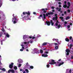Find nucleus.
<instances>
[{"label":"nucleus","instance_id":"13d9d810","mask_svg":"<svg viewBox=\"0 0 73 73\" xmlns=\"http://www.w3.org/2000/svg\"><path fill=\"white\" fill-rule=\"evenodd\" d=\"M23 50H24L23 49H21L20 50V51H23Z\"/></svg>","mask_w":73,"mask_h":73},{"label":"nucleus","instance_id":"39448f33","mask_svg":"<svg viewBox=\"0 0 73 73\" xmlns=\"http://www.w3.org/2000/svg\"><path fill=\"white\" fill-rule=\"evenodd\" d=\"M14 21H16L17 22H18L19 21V20L17 19V18H16L15 17H13L12 19V21L13 22Z\"/></svg>","mask_w":73,"mask_h":73},{"label":"nucleus","instance_id":"bb28decb","mask_svg":"<svg viewBox=\"0 0 73 73\" xmlns=\"http://www.w3.org/2000/svg\"><path fill=\"white\" fill-rule=\"evenodd\" d=\"M72 46H73V45H72V44H70V49H71V48H72Z\"/></svg>","mask_w":73,"mask_h":73},{"label":"nucleus","instance_id":"774afa93","mask_svg":"<svg viewBox=\"0 0 73 73\" xmlns=\"http://www.w3.org/2000/svg\"><path fill=\"white\" fill-rule=\"evenodd\" d=\"M23 73H26V72H25V71H23Z\"/></svg>","mask_w":73,"mask_h":73},{"label":"nucleus","instance_id":"412c9836","mask_svg":"<svg viewBox=\"0 0 73 73\" xmlns=\"http://www.w3.org/2000/svg\"><path fill=\"white\" fill-rule=\"evenodd\" d=\"M63 7L64 8H66L67 7V5H66V4H65V5H64L63 6Z\"/></svg>","mask_w":73,"mask_h":73},{"label":"nucleus","instance_id":"dca6fc26","mask_svg":"<svg viewBox=\"0 0 73 73\" xmlns=\"http://www.w3.org/2000/svg\"><path fill=\"white\" fill-rule=\"evenodd\" d=\"M66 52H70V50L69 49H67L66 50Z\"/></svg>","mask_w":73,"mask_h":73},{"label":"nucleus","instance_id":"2f4dec72","mask_svg":"<svg viewBox=\"0 0 73 73\" xmlns=\"http://www.w3.org/2000/svg\"><path fill=\"white\" fill-rule=\"evenodd\" d=\"M17 21H13V24H16V23H17Z\"/></svg>","mask_w":73,"mask_h":73},{"label":"nucleus","instance_id":"c9c22d12","mask_svg":"<svg viewBox=\"0 0 73 73\" xmlns=\"http://www.w3.org/2000/svg\"><path fill=\"white\" fill-rule=\"evenodd\" d=\"M64 13L65 15H66L67 14L66 13V11H65L64 12Z\"/></svg>","mask_w":73,"mask_h":73},{"label":"nucleus","instance_id":"7ed1b4c3","mask_svg":"<svg viewBox=\"0 0 73 73\" xmlns=\"http://www.w3.org/2000/svg\"><path fill=\"white\" fill-rule=\"evenodd\" d=\"M58 23H59V21H56V22L55 23V25H54V27H56V26H58V29H59V28L61 27V25H58Z\"/></svg>","mask_w":73,"mask_h":73},{"label":"nucleus","instance_id":"393cba45","mask_svg":"<svg viewBox=\"0 0 73 73\" xmlns=\"http://www.w3.org/2000/svg\"><path fill=\"white\" fill-rule=\"evenodd\" d=\"M40 53H43V50H42L40 49Z\"/></svg>","mask_w":73,"mask_h":73},{"label":"nucleus","instance_id":"58836bf2","mask_svg":"<svg viewBox=\"0 0 73 73\" xmlns=\"http://www.w3.org/2000/svg\"><path fill=\"white\" fill-rule=\"evenodd\" d=\"M7 34H8V33H7L6 32H5L4 33V35H6Z\"/></svg>","mask_w":73,"mask_h":73},{"label":"nucleus","instance_id":"473e14b6","mask_svg":"<svg viewBox=\"0 0 73 73\" xmlns=\"http://www.w3.org/2000/svg\"><path fill=\"white\" fill-rule=\"evenodd\" d=\"M2 32H4L5 31V29H4V28H3L2 29Z\"/></svg>","mask_w":73,"mask_h":73},{"label":"nucleus","instance_id":"69168bd1","mask_svg":"<svg viewBox=\"0 0 73 73\" xmlns=\"http://www.w3.org/2000/svg\"><path fill=\"white\" fill-rule=\"evenodd\" d=\"M61 59H59L58 60V61H61Z\"/></svg>","mask_w":73,"mask_h":73},{"label":"nucleus","instance_id":"79ce46f5","mask_svg":"<svg viewBox=\"0 0 73 73\" xmlns=\"http://www.w3.org/2000/svg\"><path fill=\"white\" fill-rule=\"evenodd\" d=\"M21 66V64H19L18 65L19 67H20V66Z\"/></svg>","mask_w":73,"mask_h":73},{"label":"nucleus","instance_id":"c756f323","mask_svg":"<svg viewBox=\"0 0 73 73\" xmlns=\"http://www.w3.org/2000/svg\"><path fill=\"white\" fill-rule=\"evenodd\" d=\"M34 67H33V66H30V68H31V69H33Z\"/></svg>","mask_w":73,"mask_h":73},{"label":"nucleus","instance_id":"338daca9","mask_svg":"<svg viewBox=\"0 0 73 73\" xmlns=\"http://www.w3.org/2000/svg\"><path fill=\"white\" fill-rule=\"evenodd\" d=\"M57 44V43H55V45H57V44Z\"/></svg>","mask_w":73,"mask_h":73},{"label":"nucleus","instance_id":"4be33fe9","mask_svg":"<svg viewBox=\"0 0 73 73\" xmlns=\"http://www.w3.org/2000/svg\"><path fill=\"white\" fill-rule=\"evenodd\" d=\"M47 44V43H46V42H44L42 44V45H43L44 46V45H46Z\"/></svg>","mask_w":73,"mask_h":73},{"label":"nucleus","instance_id":"8fccbe9b","mask_svg":"<svg viewBox=\"0 0 73 73\" xmlns=\"http://www.w3.org/2000/svg\"><path fill=\"white\" fill-rule=\"evenodd\" d=\"M69 73H72V70H69Z\"/></svg>","mask_w":73,"mask_h":73},{"label":"nucleus","instance_id":"9b49d317","mask_svg":"<svg viewBox=\"0 0 73 73\" xmlns=\"http://www.w3.org/2000/svg\"><path fill=\"white\" fill-rule=\"evenodd\" d=\"M43 54L42 55V57H46L48 56V55L47 54Z\"/></svg>","mask_w":73,"mask_h":73},{"label":"nucleus","instance_id":"ea45409f","mask_svg":"<svg viewBox=\"0 0 73 73\" xmlns=\"http://www.w3.org/2000/svg\"><path fill=\"white\" fill-rule=\"evenodd\" d=\"M67 53H66V55L67 56H68L69 54V52H67Z\"/></svg>","mask_w":73,"mask_h":73},{"label":"nucleus","instance_id":"aec40b11","mask_svg":"<svg viewBox=\"0 0 73 73\" xmlns=\"http://www.w3.org/2000/svg\"><path fill=\"white\" fill-rule=\"evenodd\" d=\"M70 19V17L69 16H68L66 18V20H68V19Z\"/></svg>","mask_w":73,"mask_h":73},{"label":"nucleus","instance_id":"4c0bfd02","mask_svg":"<svg viewBox=\"0 0 73 73\" xmlns=\"http://www.w3.org/2000/svg\"><path fill=\"white\" fill-rule=\"evenodd\" d=\"M61 8H60L59 9V10H58V12H60V11H61Z\"/></svg>","mask_w":73,"mask_h":73},{"label":"nucleus","instance_id":"49530a36","mask_svg":"<svg viewBox=\"0 0 73 73\" xmlns=\"http://www.w3.org/2000/svg\"><path fill=\"white\" fill-rule=\"evenodd\" d=\"M36 53L37 54H38V53H39V52H38V51L36 52Z\"/></svg>","mask_w":73,"mask_h":73},{"label":"nucleus","instance_id":"5fc2aeb1","mask_svg":"<svg viewBox=\"0 0 73 73\" xmlns=\"http://www.w3.org/2000/svg\"><path fill=\"white\" fill-rule=\"evenodd\" d=\"M24 44H27V42H24Z\"/></svg>","mask_w":73,"mask_h":73},{"label":"nucleus","instance_id":"f03ea898","mask_svg":"<svg viewBox=\"0 0 73 73\" xmlns=\"http://www.w3.org/2000/svg\"><path fill=\"white\" fill-rule=\"evenodd\" d=\"M42 11L41 12V14H42V13H46V11L48 10V9L46 8L45 9H41ZM45 10L46 11H45Z\"/></svg>","mask_w":73,"mask_h":73},{"label":"nucleus","instance_id":"2eb2a0df","mask_svg":"<svg viewBox=\"0 0 73 73\" xmlns=\"http://www.w3.org/2000/svg\"><path fill=\"white\" fill-rule=\"evenodd\" d=\"M63 64H64V62H62L61 63L59 64L58 65V66H60L61 65H63Z\"/></svg>","mask_w":73,"mask_h":73},{"label":"nucleus","instance_id":"3c124183","mask_svg":"<svg viewBox=\"0 0 73 73\" xmlns=\"http://www.w3.org/2000/svg\"><path fill=\"white\" fill-rule=\"evenodd\" d=\"M26 65L27 66H28V65H29V64H28V62H27Z\"/></svg>","mask_w":73,"mask_h":73},{"label":"nucleus","instance_id":"f3484780","mask_svg":"<svg viewBox=\"0 0 73 73\" xmlns=\"http://www.w3.org/2000/svg\"><path fill=\"white\" fill-rule=\"evenodd\" d=\"M65 40L66 41H67V42H69V39L68 38H66L65 39Z\"/></svg>","mask_w":73,"mask_h":73},{"label":"nucleus","instance_id":"7c9ffc66","mask_svg":"<svg viewBox=\"0 0 73 73\" xmlns=\"http://www.w3.org/2000/svg\"><path fill=\"white\" fill-rule=\"evenodd\" d=\"M44 54H48V51H45L44 52Z\"/></svg>","mask_w":73,"mask_h":73},{"label":"nucleus","instance_id":"6e6d98bb","mask_svg":"<svg viewBox=\"0 0 73 73\" xmlns=\"http://www.w3.org/2000/svg\"><path fill=\"white\" fill-rule=\"evenodd\" d=\"M13 64H14V63H13V62H12L11 63V65H13Z\"/></svg>","mask_w":73,"mask_h":73},{"label":"nucleus","instance_id":"e433bc0d","mask_svg":"<svg viewBox=\"0 0 73 73\" xmlns=\"http://www.w3.org/2000/svg\"><path fill=\"white\" fill-rule=\"evenodd\" d=\"M67 12H68V13H70V10L69 9H68L67 10Z\"/></svg>","mask_w":73,"mask_h":73},{"label":"nucleus","instance_id":"37998d69","mask_svg":"<svg viewBox=\"0 0 73 73\" xmlns=\"http://www.w3.org/2000/svg\"><path fill=\"white\" fill-rule=\"evenodd\" d=\"M55 16H56V17H57V14H55Z\"/></svg>","mask_w":73,"mask_h":73},{"label":"nucleus","instance_id":"f8f14e48","mask_svg":"<svg viewBox=\"0 0 73 73\" xmlns=\"http://www.w3.org/2000/svg\"><path fill=\"white\" fill-rule=\"evenodd\" d=\"M50 23L51 24V25L52 26H53V25H54V23L53 22V21L52 20H50Z\"/></svg>","mask_w":73,"mask_h":73},{"label":"nucleus","instance_id":"09e8293b","mask_svg":"<svg viewBox=\"0 0 73 73\" xmlns=\"http://www.w3.org/2000/svg\"><path fill=\"white\" fill-rule=\"evenodd\" d=\"M67 27L68 28H69L70 27V25H68L67 26Z\"/></svg>","mask_w":73,"mask_h":73},{"label":"nucleus","instance_id":"72a5a7b5","mask_svg":"<svg viewBox=\"0 0 73 73\" xmlns=\"http://www.w3.org/2000/svg\"><path fill=\"white\" fill-rule=\"evenodd\" d=\"M54 40H57V42H58V40L57 39H53V41H54Z\"/></svg>","mask_w":73,"mask_h":73},{"label":"nucleus","instance_id":"864d4df0","mask_svg":"<svg viewBox=\"0 0 73 73\" xmlns=\"http://www.w3.org/2000/svg\"><path fill=\"white\" fill-rule=\"evenodd\" d=\"M64 24H67V22H66V21L64 22Z\"/></svg>","mask_w":73,"mask_h":73},{"label":"nucleus","instance_id":"052dcab7","mask_svg":"<svg viewBox=\"0 0 73 73\" xmlns=\"http://www.w3.org/2000/svg\"><path fill=\"white\" fill-rule=\"evenodd\" d=\"M71 59H73V56L72 55L71 56Z\"/></svg>","mask_w":73,"mask_h":73},{"label":"nucleus","instance_id":"a19ab883","mask_svg":"<svg viewBox=\"0 0 73 73\" xmlns=\"http://www.w3.org/2000/svg\"><path fill=\"white\" fill-rule=\"evenodd\" d=\"M46 67H47V68H49V65H46Z\"/></svg>","mask_w":73,"mask_h":73},{"label":"nucleus","instance_id":"4468645a","mask_svg":"<svg viewBox=\"0 0 73 73\" xmlns=\"http://www.w3.org/2000/svg\"><path fill=\"white\" fill-rule=\"evenodd\" d=\"M9 68H10V69H12V68L13 67V66L11 64H10L9 65Z\"/></svg>","mask_w":73,"mask_h":73},{"label":"nucleus","instance_id":"0eeeda50","mask_svg":"<svg viewBox=\"0 0 73 73\" xmlns=\"http://www.w3.org/2000/svg\"><path fill=\"white\" fill-rule=\"evenodd\" d=\"M11 72L13 73H15V70H13L10 69L8 71L7 73H10Z\"/></svg>","mask_w":73,"mask_h":73},{"label":"nucleus","instance_id":"a211bd4d","mask_svg":"<svg viewBox=\"0 0 73 73\" xmlns=\"http://www.w3.org/2000/svg\"><path fill=\"white\" fill-rule=\"evenodd\" d=\"M1 70L2 71H3V72H5V71H6V70L5 69V68H4L1 69Z\"/></svg>","mask_w":73,"mask_h":73},{"label":"nucleus","instance_id":"20e7f679","mask_svg":"<svg viewBox=\"0 0 73 73\" xmlns=\"http://www.w3.org/2000/svg\"><path fill=\"white\" fill-rule=\"evenodd\" d=\"M51 62H49V64H50V65H54V64H56V62H55L54 60H52Z\"/></svg>","mask_w":73,"mask_h":73},{"label":"nucleus","instance_id":"423d86ee","mask_svg":"<svg viewBox=\"0 0 73 73\" xmlns=\"http://www.w3.org/2000/svg\"><path fill=\"white\" fill-rule=\"evenodd\" d=\"M25 14H27L28 15H31V13H30V12L29 11H28L27 12H26L25 13V12H23V14L25 15Z\"/></svg>","mask_w":73,"mask_h":73},{"label":"nucleus","instance_id":"6ab92c4d","mask_svg":"<svg viewBox=\"0 0 73 73\" xmlns=\"http://www.w3.org/2000/svg\"><path fill=\"white\" fill-rule=\"evenodd\" d=\"M59 18L60 19H61L63 21H64L63 19H64V17H59Z\"/></svg>","mask_w":73,"mask_h":73},{"label":"nucleus","instance_id":"680f3d73","mask_svg":"<svg viewBox=\"0 0 73 73\" xmlns=\"http://www.w3.org/2000/svg\"><path fill=\"white\" fill-rule=\"evenodd\" d=\"M33 14H34V15H36V12H34L33 13Z\"/></svg>","mask_w":73,"mask_h":73},{"label":"nucleus","instance_id":"e2e57ef3","mask_svg":"<svg viewBox=\"0 0 73 73\" xmlns=\"http://www.w3.org/2000/svg\"><path fill=\"white\" fill-rule=\"evenodd\" d=\"M64 3L65 4H66V1H64Z\"/></svg>","mask_w":73,"mask_h":73},{"label":"nucleus","instance_id":"bf43d9fd","mask_svg":"<svg viewBox=\"0 0 73 73\" xmlns=\"http://www.w3.org/2000/svg\"><path fill=\"white\" fill-rule=\"evenodd\" d=\"M51 8L52 9H54V7L52 6L51 7Z\"/></svg>","mask_w":73,"mask_h":73},{"label":"nucleus","instance_id":"a878e982","mask_svg":"<svg viewBox=\"0 0 73 73\" xmlns=\"http://www.w3.org/2000/svg\"><path fill=\"white\" fill-rule=\"evenodd\" d=\"M14 69H15V70H17V66H15L14 67Z\"/></svg>","mask_w":73,"mask_h":73},{"label":"nucleus","instance_id":"c85d7f7f","mask_svg":"<svg viewBox=\"0 0 73 73\" xmlns=\"http://www.w3.org/2000/svg\"><path fill=\"white\" fill-rule=\"evenodd\" d=\"M6 36L7 37H8V38H9V35H8V34H7L6 35Z\"/></svg>","mask_w":73,"mask_h":73},{"label":"nucleus","instance_id":"f257e3e1","mask_svg":"<svg viewBox=\"0 0 73 73\" xmlns=\"http://www.w3.org/2000/svg\"><path fill=\"white\" fill-rule=\"evenodd\" d=\"M43 17L42 16V14H40V16L38 18V19H40L41 18H40V17H42V19H43V18L44 19H46V15L44 13L43 14Z\"/></svg>","mask_w":73,"mask_h":73},{"label":"nucleus","instance_id":"6e6552de","mask_svg":"<svg viewBox=\"0 0 73 73\" xmlns=\"http://www.w3.org/2000/svg\"><path fill=\"white\" fill-rule=\"evenodd\" d=\"M54 13L53 12H51L50 13H46V16H48V15H53Z\"/></svg>","mask_w":73,"mask_h":73},{"label":"nucleus","instance_id":"f704fd0d","mask_svg":"<svg viewBox=\"0 0 73 73\" xmlns=\"http://www.w3.org/2000/svg\"><path fill=\"white\" fill-rule=\"evenodd\" d=\"M1 55H0V58L1 57ZM3 65V64L1 62V60H0V65Z\"/></svg>","mask_w":73,"mask_h":73},{"label":"nucleus","instance_id":"ddd939ff","mask_svg":"<svg viewBox=\"0 0 73 73\" xmlns=\"http://www.w3.org/2000/svg\"><path fill=\"white\" fill-rule=\"evenodd\" d=\"M28 16L27 15V17H26L25 16H24V15L23 14H22L21 15V17H22V19H24V18H25V17H27Z\"/></svg>","mask_w":73,"mask_h":73},{"label":"nucleus","instance_id":"c03bdc74","mask_svg":"<svg viewBox=\"0 0 73 73\" xmlns=\"http://www.w3.org/2000/svg\"><path fill=\"white\" fill-rule=\"evenodd\" d=\"M68 5L69 6H70V2H68Z\"/></svg>","mask_w":73,"mask_h":73},{"label":"nucleus","instance_id":"de8ad7c7","mask_svg":"<svg viewBox=\"0 0 73 73\" xmlns=\"http://www.w3.org/2000/svg\"><path fill=\"white\" fill-rule=\"evenodd\" d=\"M72 37L70 36V40H72Z\"/></svg>","mask_w":73,"mask_h":73},{"label":"nucleus","instance_id":"b1692460","mask_svg":"<svg viewBox=\"0 0 73 73\" xmlns=\"http://www.w3.org/2000/svg\"><path fill=\"white\" fill-rule=\"evenodd\" d=\"M55 49L57 50L58 49V46H56L55 47Z\"/></svg>","mask_w":73,"mask_h":73},{"label":"nucleus","instance_id":"0e129e2a","mask_svg":"<svg viewBox=\"0 0 73 73\" xmlns=\"http://www.w3.org/2000/svg\"><path fill=\"white\" fill-rule=\"evenodd\" d=\"M59 8H58V7H56V9L57 10H58V9H59Z\"/></svg>","mask_w":73,"mask_h":73},{"label":"nucleus","instance_id":"cd10ccee","mask_svg":"<svg viewBox=\"0 0 73 73\" xmlns=\"http://www.w3.org/2000/svg\"><path fill=\"white\" fill-rule=\"evenodd\" d=\"M23 39H24V40H25V39L26 38V36L24 35V36L23 37Z\"/></svg>","mask_w":73,"mask_h":73},{"label":"nucleus","instance_id":"1a4fd4ad","mask_svg":"<svg viewBox=\"0 0 73 73\" xmlns=\"http://www.w3.org/2000/svg\"><path fill=\"white\" fill-rule=\"evenodd\" d=\"M46 24L47 25L49 26L50 25V22L49 21H46Z\"/></svg>","mask_w":73,"mask_h":73},{"label":"nucleus","instance_id":"5701e85b","mask_svg":"<svg viewBox=\"0 0 73 73\" xmlns=\"http://www.w3.org/2000/svg\"><path fill=\"white\" fill-rule=\"evenodd\" d=\"M25 71L26 72V73H29V70H28V69H26Z\"/></svg>","mask_w":73,"mask_h":73},{"label":"nucleus","instance_id":"a18cd8bd","mask_svg":"<svg viewBox=\"0 0 73 73\" xmlns=\"http://www.w3.org/2000/svg\"><path fill=\"white\" fill-rule=\"evenodd\" d=\"M42 50H46V48H42Z\"/></svg>","mask_w":73,"mask_h":73},{"label":"nucleus","instance_id":"9d476101","mask_svg":"<svg viewBox=\"0 0 73 73\" xmlns=\"http://www.w3.org/2000/svg\"><path fill=\"white\" fill-rule=\"evenodd\" d=\"M58 19V17H53L52 18V20H54V21H56V20H57Z\"/></svg>","mask_w":73,"mask_h":73},{"label":"nucleus","instance_id":"603ef678","mask_svg":"<svg viewBox=\"0 0 73 73\" xmlns=\"http://www.w3.org/2000/svg\"><path fill=\"white\" fill-rule=\"evenodd\" d=\"M32 39H35V37L34 36H33L32 37Z\"/></svg>","mask_w":73,"mask_h":73},{"label":"nucleus","instance_id":"4d7b16f0","mask_svg":"<svg viewBox=\"0 0 73 73\" xmlns=\"http://www.w3.org/2000/svg\"><path fill=\"white\" fill-rule=\"evenodd\" d=\"M59 8H61V5H59Z\"/></svg>","mask_w":73,"mask_h":73}]
</instances>
